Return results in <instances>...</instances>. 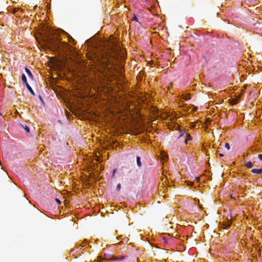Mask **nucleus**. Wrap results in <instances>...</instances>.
<instances>
[{"mask_svg": "<svg viewBox=\"0 0 262 262\" xmlns=\"http://www.w3.org/2000/svg\"><path fill=\"white\" fill-rule=\"evenodd\" d=\"M116 114L117 111V96L119 95L117 93V88L119 91L126 89L125 80L123 75V67L125 59L126 52L123 48H121L119 42L116 39Z\"/></svg>", "mask_w": 262, "mask_h": 262, "instance_id": "1", "label": "nucleus"}, {"mask_svg": "<svg viewBox=\"0 0 262 262\" xmlns=\"http://www.w3.org/2000/svg\"><path fill=\"white\" fill-rule=\"evenodd\" d=\"M115 49L114 47V42L112 40H108L106 42V47H105V52L106 55L110 58L114 57Z\"/></svg>", "mask_w": 262, "mask_h": 262, "instance_id": "2", "label": "nucleus"}, {"mask_svg": "<svg viewBox=\"0 0 262 262\" xmlns=\"http://www.w3.org/2000/svg\"><path fill=\"white\" fill-rule=\"evenodd\" d=\"M185 134V136L184 142H185V143L186 144H187L188 141L192 140V138L189 134L185 133V132H183V133H182L180 135L179 138L180 139V138L183 137V136H184Z\"/></svg>", "mask_w": 262, "mask_h": 262, "instance_id": "3", "label": "nucleus"}, {"mask_svg": "<svg viewBox=\"0 0 262 262\" xmlns=\"http://www.w3.org/2000/svg\"><path fill=\"white\" fill-rule=\"evenodd\" d=\"M50 43L53 47L54 48H56L57 49L60 48V41H58V40H51L50 41Z\"/></svg>", "mask_w": 262, "mask_h": 262, "instance_id": "4", "label": "nucleus"}, {"mask_svg": "<svg viewBox=\"0 0 262 262\" xmlns=\"http://www.w3.org/2000/svg\"><path fill=\"white\" fill-rule=\"evenodd\" d=\"M251 172L253 173L260 174L262 173V168L260 169H252Z\"/></svg>", "mask_w": 262, "mask_h": 262, "instance_id": "5", "label": "nucleus"}, {"mask_svg": "<svg viewBox=\"0 0 262 262\" xmlns=\"http://www.w3.org/2000/svg\"><path fill=\"white\" fill-rule=\"evenodd\" d=\"M26 86L27 89L30 92V93L32 95L34 96L35 95V93H34V91H33L32 89L31 88V87L29 85V84H26Z\"/></svg>", "mask_w": 262, "mask_h": 262, "instance_id": "6", "label": "nucleus"}, {"mask_svg": "<svg viewBox=\"0 0 262 262\" xmlns=\"http://www.w3.org/2000/svg\"><path fill=\"white\" fill-rule=\"evenodd\" d=\"M25 71L29 78H33V75L32 74L31 71L28 68H25Z\"/></svg>", "mask_w": 262, "mask_h": 262, "instance_id": "7", "label": "nucleus"}, {"mask_svg": "<svg viewBox=\"0 0 262 262\" xmlns=\"http://www.w3.org/2000/svg\"><path fill=\"white\" fill-rule=\"evenodd\" d=\"M21 79H22V81H23V82L25 83V84H28V82H27V78H26V75L23 74L22 75H21Z\"/></svg>", "mask_w": 262, "mask_h": 262, "instance_id": "8", "label": "nucleus"}, {"mask_svg": "<svg viewBox=\"0 0 262 262\" xmlns=\"http://www.w3.org/2000/svg\"><path fill=\"white\" fill-rule=\"evenodd\" d=\"M253 165V163L251 162H247L245 164V166L248 168H251Z\"/></svg>", "mask_w": 262, "mask_h": 262, "instance_id": "9", "label": "nucleus"}, {"mask_svg": "<svg viewBox=\"0 0 262 262\" xmlns=\"http://www.w3.org/2000/svg\"><path fill=\"white\" fill-rule=\"evenodd\" d=\"M137 164L138 165V167H141V161H140V158L139 157H137Z\"/></svg>", "mask_w": 262, "mask_h": 262, "instance_id": "10", "label": "nucleus"}, {"mask_svg": "<svg viewBox=\"0 0 262 262\" xmlns=\"http://www.w3.org/2000/svg\"><path fill=\"white\" fill-rule=\"evenodd\" d=\"M21 127L26 131L27 133H29L30 128L27 126H24L23 125H21Z\"/></svg>", "mask_w": 262, "mask_h": 262, "instance_id": "11", "label": "nucleus"}, {"mask_svg": "<svg viewBox=\"0 0 262 262\" xmlns=\"http://www.w3.org/2000/svg\"><path fill=\"white\" fill-rule=\"evenodd\" d=\"M237 101L235 99H233L230 100V103L232 105H235V104H237Z\"/></svg>", "mask_w": 262, "mask_h": 262, "instance_id": "12", "label": "nucleus"}, {"mask_svg": "<svg viewBox=\"0 0 262 262\" xmlns=\"http://www.w3.org/2000/svg\"><path fill=\"white\" fill-rule=\"evenodd\" d=\"M105 257L107 259H113V255H110L108 254H105Z\"/></svg>", "mask_w": 262, "mask_h": 262, "instance_id": "13", "label": "nucleus"}, {"mask_svg": "<svg viewBox=\"0 0 262 262\" xmlns=\"http://www.w3.org/2000/svg\"><path fill=\"white\" fill-rule=\"evenodd\" d=\"M126 257L124 256H121L120 257H118V261H123L125 259Z\"/></svg>", "mask_w": 262, "mask_h": 262, "instance_id": "14", "label": "nucleus"}, {"mask_svg": "<svg viewBox=\"0 0 262 262\" xmlns=\"http://www.w3.org/2000/svg\"><path fill=\"white\" fill-rule=\"evenodd\" d=\"M225 148H226L227 150H229V149H230V146L229 144V143H225Z\"/></svg>", "mask_w": 262, "mask_h": 262, "instance_id": "15", "label": "nucleus"}, {"mask_svg": "<svg viewBox=\"0 0 262 262\" xmlns=\"http://www.w3.org/2000/svg\"><path fill=\"white\" fill-rule=\"evenodd\" d=\"M107 214H107L108 217H110V216H112V215H113V212H112H112H110L107 211Z\"/></svg>", "mask_w": 262, "mask_h": 262, "instance_id": "16", "label": "nucleus"}, {"mask_svg": "<svg viewBox=\"0 0 262 262\" xmlns=\"http://www.w3.org/2000/svg\"><path fill=\"white\" fill-rule=\"evenodd\" d=\"M18 10V8H14L13 10V11L12 12L14 13V14H15L17 11Z\"/></svg>", "mask_w": 262, "mask_h": 262, "instance_id": "17", "label": "nucleus"}, {"mask_svg": "<svg viewBox=\"0 0 262 262\" xmlns=\"http://www.w3.org/2000/svg\"><path fill=\"white\" fill-rule=\"evenodd\" d=\"M120 188H121V185L120 184H118L117 185V189L118 190H120Z\"/></svg>", "mask_w": 262, "mask_h": 262, "instance_id": "18", "label": "nucleus"}, {"mask_svg": "<svg viewBox=\"0 0 262 262\" xmlns=\"http://www.w3.org/2000/svg\"><path fill=\"white\" fill-rule=\"evenodd\" d=\"M258 159L262 161V154L258 155Z\"/></svg>", "mask_w": 262, "mask_h": 262, "instance_id": "19", "label": "nucleus"}, {"mask_svg": "<svg viewBox=\"0 0 262 262\" xmlns=\"http://www.w3.org/2000/svg\"><path fill=\"white\" fill-rule=\"evenodd\" d=\"M55 201H56V202L57 203H58V204H61V202H60V201L59 199H55Z\"/></svg>", "mask_w": 262, "mask_h": 262, "instance_id": "20", "label": "nucleus"}, {"mask_svg": "<svg viewBox=\"0 0 262 262\" xmlns=\"http://www.w3.org/2000/svg\"><path fill=\"white\" fill-rule=\"evenodd\" d=\"M133 20H135L136 21H138V19L136 17V16H134V18H133Z\"/></svg>", "mask_w": 262, "mask_h": 262, "instance_id": "21", "label": "nucleus"}, {"mask_svg": "<svg viewBox=\"0 0 262 262\" xmlns=\"http://www.w3.org/2000/svg\"><path fill=\"white\" fill-rule=\"evenodd\" d=\"M219 156H220V157H223V156H224V155H223V154H219Z\"/></svg>", "mask_w": 262, "mask_h": 262, "instance_id": "22", "label": "nucleus"}, {"mask_svg": "<svg viewBox=\"0 0 262 262\" xmlns=\"http://www.w3.org/2000/svg\"><path fill=\"white\" fill-rule=\"evenodd\" d=\"M61 43H64V45L66 46H68V44L67 43H64L63 42H61Z\"/></svg>", "mask_w": 262, "mask_h": 262, "instance_id": "23", "label": "nucleus"}, {"mask_svg": "<svg viewBox=\"0 0 262 262\" xmlns=\"http://www.w3.org/2000/svg\"><path fill=\"white\" fill-rule=\"evenodd\" d=\"M116 242H117V241H116ZM117 244H118V243H116V247H115V249H118V247H117Z\"/></svg>", "mask_w": 262, "mask_h": 262, "instance_id": "24", "label": "nucleus"}, {"mask_svg": "<svg viewBox=\"0 0 262 262\" xmlns=\"http://www.w3.org/2000/svg\"><path fill=\"white\" fill-rule=\"evenodd\" d=\"M112 173L113 175L115 174V169L112 170Z\"/></svg>", "mask_w": 262, "mask_h": 262, "instance_id": "25", "label": "nucleus"}, {"mask_svg": "<svg viewBox=\"0 0 262 262\" xmlns=\"http://www.w3.org/2000/svg\"><path fill=\"white\" fill-rule=\"evenodd\" d=\"M121 242H119L118 243V244L120 245V244H121Z\"/></svg>", "mask_w": 262, "mask_h": 262, "instance_id": "26", "label": "nucleus"}]
</instances>
